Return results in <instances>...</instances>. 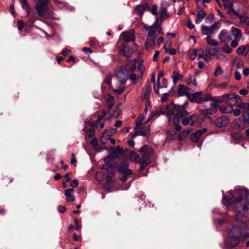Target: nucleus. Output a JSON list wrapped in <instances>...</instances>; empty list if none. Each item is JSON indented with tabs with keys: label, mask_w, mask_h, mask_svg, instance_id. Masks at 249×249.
<instances>
[{
	"label": "nucleus",
	"mask_w": 249,
	"mask_h": 249,
	"mask_svg": "<svg viewBox=\"0 0 249 249\" xmlns=\"http://www.w3.org/2000/svg\"><path fill=\"white\" fill-rule=\"evenodd\" d=\"M142 153V158L136 153L131 155V160L134 162H138L141 164L140 169L142 170L150 162V156L153 154V150L147 145H143L139 150Z\"/></svg>",
	"instance_id": "obj_1"
},
{
	"label": "nucleus",
	"mask_w": 249,
	"mask_h": 249,
	"mask_svg": "<svg viewBox=\"0 0 249 249\" xmlns=\"http://www.w3.org/2000/svg\"><path fill=\"white\" fill-rule=\"evenodd\" d=\"M157 22H155L152 26L144 25L143 28L147 32V36L145 42V48L146 50L153 49L156 46V27Z\"/></svg>",
	"instance_id": "obj_2"
},
{
	"label": "nucleus",
	"mask_w": 249,
	"mask_h": 249,
	"mask_svg": "<svg viewBox=\"0 0 249 249\" xmlns=\"http://www.w3.org/2000/svg\"><path fill=\"white\" fill-rule=\"evenodd\" d=\"M117 170L118 172L123 174L122 177H120V179L124 181L126 180L127 177L132 174V171L128 169V164L127 162H122L117 167Z\"/></svg>",
	"instance_id": "obj_3"
},
{
	"label": "nucleus",
	"mask_w": 249,
	"mask_h": 249,
	"mask_svg": "<svg viewBox=\"0 0 249 249\" xmlns=\"http://www.w3.org/2000/svg\"><path fill=\"white\" fill-rule=\"evenodd\" d=\"M125 83L119 79L113 78V83L112 82H110L109 85L114 92L121 94L125 89Z\"/></svg>",
	"instance_id": "obj_4"
},
{
	"label": "nucleus",
	"mask_w": 249,
	"mask_h": 249,
	"mask_svg": "<svg viewBox=\"0 0 249 249\" xmlns=\"http://www.w3.org/2000/svg\"><path fill=\"white\" fill-rule=\"evenodd\" d=\"M48 0H39L36 5V9L38 15L41 17L45 15L48 6Z\"/></svg>",
	"instance_id": "obj_5"
},
{
	"label": "nucleus",
	"mask_w": 249,
	"mask_h": 249,
	"mask_svg": "<svg viewBox=\"0 0 249 249\" xmlns=\"http://www.w3.org/2000/svg\"><path fill=\"white\" fill-rule=\"evenodd\" d=\"M128 77L126 70L123 67H121L115 71L114 79H117L122 81L126 82Z\"/></svg>",
	"instance_id": "obj_6"
},
{
	"label": "nucleus",
	"mask_w": 249,
	"mask_h": 249,
	"mask_svg": "<svg viewBox=\"0 0 249 249\" xmlns=\"http://www.w3.org/2000/svg\"><path fill=\"white\" fill-rule=\"evenodd\" d=\"M151 92V86L149 81H147L142 89V92L141 95V98L146 102L149 101L150 94Z\"/></svg>",
	"instance_id": "obj_7"
},
{
	"label": "nucleus",
	"mask_w": 249,
	"mask_h": 249,
	"mask_svg": "<svg viewBox=\"0 0 249 249\" xmlns=\"http://www.w3.org/2000/svg\"><path fill=\"white\" fill-rule=\"evenodd\" d=\"M121 37L125 42H134L135 40V33L133 29L124 31L121 34Z\"/></svg>",
	"instance_id": "obj_8"
},
{
	"label": "nucleus",
	"mask_w": 249,
	"mask_h": 249,
	"mask_svg": "<svg viewBox=\"0 0 249 249\" xmlns=\"http://www.w3.org/2000/svg\"><path fill=\"white\" fill-rule=\"evenodd\" d=\"M218 38L221 43H227L232 39L231 35L226 30H222L218 35Z\"/></svg>",
	"instance_id": "obj_9"
},
{
	"label": "nucleus",
	"mask_w": 249,
	"mask_h": 249,
	"mask_svg": "<svg viewBox=\"0 0 249 249\" xmlns=\"http://www.w3.org/2000/svg\"><path fill=\"white\" fill-rule=\"evenodd\" d=\"M232 234L234 236H240V238H242V240H245L246 238L245 234L242 233L241 229L237 226L232 227L229 231V235Z\"/></svg>",
	"instance_id": "obj_10"
},
{
	"label": "nucleus",
	"mask_w": 249,
	"mask_h": 249,
	"mask_svg": "<svg viewBox=\"0 0 249 249\" xmlns=\"http://www.w3.org/2000/svg\"><path fill=\"white\" fill-rule=\"evenodd\" d=\"M230 123V119L226 116H223L217 118L215 121V124L217 127H222L227 126Z\"/></svg>",
	"instance_id": "obj_11"
},
{
	"label": "nucleus",
	"mask_w": 249,
	"mask_h": 249,
	"mask_svg": "<svg viewBox=\"0 0 249 249\" xmlns=\"http://www.w3.org/2000/svg\"><path fill=\"white\" fill-rule=\"evenodd\" d=\"M229 242L227 244V245L230 248H234L237 246L242 241V238H240V236H234L233 234L229 235Z\"/></svg>",
	"instance_id": "obj_12"
},
{
	"label": "nucleus",
	"mask_w": 249,
	"mask_h": 249,
	"mask_svg": "<svg viewBox=\"0 0 249 249\" xmlns=\"http://www.w3.org/2000/svg\"><path fill=\"white\" fill-rule=\"evenodd\" d=\"M191 89L188 87H185L183 85H179L178 86V94L179 96H182L185 95L188 98H189V96L191 95Z\"/></svg>",
	"instance_id": "obj_13"
},
{
	"label": "nucleus",
	"mask_w": 249,
	"mask_h": 249,
	"mask_svg": "<svg viewBox=\"0 0 249 249\" xmlns=\"http://www.w3.org/2000/svg\"><path fill=\"white\" fill-rule=\"evenodd\" d=\"M120 53L126 57H130L133 53L134 51L132 48L127 45H123L120 50Z\"/></svg>",
	"instance_id": "obj_14"
},
{
	"label": "nucleus",
	"mask_w": 249,
	"mask_h": 249,
	"mask_svg": "<svg viewBox=\"0 0 249 249\" xmlns=\"http://www.w3.org/2000/svg\"><path fill=\"white\" fill-rule=\"evenodd\" d=\"M201 92H196L191 93L189 96V100L192 102H195L197 104L202 103Z\"/></svg>",
	"instance_id": "obj_15"
},
{
	"label": "nucleus",
	"mask_w": 249,
	"mask_h": 249,
	"mask_svg": "<svg viewBox=\"0 0 249 249\" xmlns=\"http://www.w3.org/2000/svg\"><path fill=\"white\" fill-rule=\"evenodd\" d=\"M207 131L206 128H203L202 129L197 131L196 132L193 133L191 135V140L195 142H197L201 136V135Z\"/></svg>",
	"instance_id": "obj_16"
},
{
	"label": "nucleus",
	"mask_w": 249,
	"mask_h": 249,
	"mask_svg": "<svg viewBox=\"0 0 249 249\" xmlns=\"http://www.w3.org/2000/svg\"><path fill=\"white\" fill-rule=\"evenodd\" d=\"M150 128L149 126H143L141 127L137 132L132 135V138H134L137 135L142 136H145L149 134Z\"/></svg>",
	"instance_id": "obj_17"
},
{
	"label": "nucleus",
	"mask_w": 249,
	"mask_h": 249,
	"mask_svg": "<svg viewBox=\"0 0 249 249\" xmlns=\"http://www.w3.org/2000/svg\"><path fill=\"white\" fill-rule=\"evenodd\" d=\"M74 190L73 189H68L65 191V195L66 197L67 202H73L75 200V196L73 195Z\"/></svg>",
	"instance_id": "obj_18"
},
{
	"label": "nucleus",
	"mask_w": 249,
	"mask_h": 249,
	"mask_svg": "<svg viewBox=\"0 0 249 249\" xmlns=\"http://www.w3.org/2000/svg\"><path fill=\"white\" fill-rule=\"evenodd\" d=\"M177 114L180 117H185L188 115V113L186 111L184 106L177 105L176 107Z\"/></svg>",
	"instance_id": "obj_19"
},
{
	"label": "nucleus",
	"mask_w": 249,
	"mask_h": 249,
	"mask_svg": "<svg viewBox=\"0 0 249 249\" xmlns=\"http://www.w3.org/2000/svg\"><path fill=\"white\" fill-rule=\"evenodd\" d=\"M127 70H126V72H134L136 69V60H129L128 61L127 64Z\"/></svg>",
	"instance_id": "obj_20"
},
{
	"label": "nucleus",
	"mask_w": 249,
	"mask_h": 249,
	"mask_svg": "<svg viewBox=\"0 0 249 249\" xmlns=\"http://www.w3.org/2000/svg\"><path fill=\"white\" fill-rule=\"evenodd\" d=\"M223 201L225 205L227 207L234 204V196L231 194L230 196H225L223 198Z\"/></svg>",
	"instance_id": "obj_21"
},
{
	"label": "nucleus",
	"mask_w": 249,
	"mask_h": 249,
	"mask_svg": "<svg viewBox=\"0 0 249 249\" xmlns=\"http://www.w3.org/2000/svg\"><path fill=\"white\" fill-rule=\"evenodd\" d=\"M177 105L173 104H170L166 106L165 114L168 116L173 115L176 111Z\"/></svg>",
	"instance_id": "obj_22"
},
{
	"label": "nucleus",
	"mask_w": 249,
	"mask_h": 249,
	"mask_svg": "<svg viewBox=\"0 0 249 249\" xmlns=\"http://www.w3.org/2000/svg\"><path fill=\"white\" fill-rule=\"evenodd\" d=\"M229 94L226 93L223 94L222 96L212 97L211 101L216 102L217 104L218 103H222L224 102V98H228Z\"/></svg>",
	"instance_id": "obj_23"
},
{
	"label": "nucleus",
	"mask_w": 249,
	"mask_h": 249,
	"mask_svg": "<svg viewBox=\"0 0 249 249\" xmlns=\"http://www.w3.org/2000/svg\"><path fill=\"white\" fill-rule=\"evenodd\" d=\"M147 7L148 4L147 3H145L143 5H137L134 8V12L138 15H142L147 8Z\"/></svg>",
	"instance_id": "obj_24"
},
{
	"label": "nucleus",
	"mask_w": 249,
	"mask_h": 249,
	"mask_svg": "<svg viewBox=\"0 0 249 249\" xmlns=\"http://www.w3.org/2000/svg\"><path fill=\"white\" fill-rule=\"evenodd\" d=\"M231 33L234 37V39H241L242 34L241 31L239 29L232 27L231 29Z\"/></svg>",
	"instance_id": "obj_25"
},
{
	"label": "nucleus",
	"mask_w": 249,
	"mask_h": 249,
	"mask_svg": "<svg viewBox=\"0 0 249 249\" xmlns=\"http://www.w3.org/2000/svg\"><path fill=\"white\" fill-rule=\"evenodd\" d=\"M181 123L184 126L190 124V125H193L194 122L193 120V116H190L189 117H183L182 118Z\"/></svg>",
	"instance_id": "obj_26"
},
{
	"label": "nucleus",
	"mask_w": 249,
	"mask_h": 249,
	"mask_svg": "<svg viewBox=\"0 0 249 249\" xmlns=\"http://www.w3.org/2000/svg\"><path fill=\"white\" fill-rule=\"evenodd\" d=\"M114 97L110 95H108L107 98V104L108 107V113H109L110 109L114 105Z\"/></svg>",
	"instance_id": "obj_27"
},
{
	"label": "nucleus",
	"mask_w": 249,
	"mask_h": 249,
	"mask_svg": "<svg viewBox=\"0 0 249 249\" xmlns=\"http://www.w3.org/2000/svg\"><path fill=\"white\" fill-rule=\"evenodd\" d=\"M13 181V178L8 176H3L1 179V183L5 186H8L10 183Z\"/></svg>",
	"instance_id": "obj_28"
},
{
	"label": "nucleus",
	"mask_w": 249,
	"mask_h": 249,
	"mask_svg": "<svg viewBox=\"0 0 249 249\" xmlns=\"http://www.w3.org/2000/svg\"><path fill=\"white\" fill-rule=\"evenodd\" d=\"M172 78L173 79V83L175 84L179 80L182 79L183 78V76L182 74H180L177 71H174Z\"/></svg>",
	"instance_id": "obj_29"
},
{
	"label": "nucleus",
	"mask_w": 249,
	"mask_h": 249,
	"mask_svg": "<svg viewBox=\"0 0 249 249\" xmlns=\"http://www.w3.org/2000/svg\"><path fill=\"white\" fill-rule=\"evenodd\" d=\"M202 33L205 35L207 36H211L212 35L210 26L202 25L201 27Z\"/></svg>",
	"instance_id": "obj_30"
},
{
	"label": "nucleus",
	"mask_w": 249,
	"mask_h": 249,
	"mask_svg": "<svg viewBox=\"0 0 249 249\" xmlns=\"http://www.w3.org/2000/svg\"><path fill=\"white\" fill-rule=\"evenodd\" d=\"M241 23L249 25V17L238 14L237 16Z\"/></svg>",
	"instance_id": "obj_31"
},
{
	"label": "nucleus",
	"mask_w": 249,
	"mask_h": 249,
	"mask_svg": "<svg viewBox=\"0 0 249 249\" xmlns=\"http://www.w3.org/2000/svg\"><path fill=\"white\" fill-rule=\"evenodd\" d=\"M206 40L207 43L209 45L213 46H217L219 44L218 41H217V40H216L212 38L211 36H207Z\"/></svg>",
	"instance_id": "obj_32"
},
{
	"label": "nucleus",
	"mask_w": 249,
	"mask_h": 249,
	"mask_svg": "<svg viewBox=\"0 0 249 249\" xmlns=\"http://www.w3.org/2000/svg\"><path fill=\"white\" fill-rule=\"evenodd\" d=\"M219 110L223 114L231 113L232 107H231L221 106L219 107Z\"/></svg>",
	"instance_id": "obj_33"
},
{
	"label": "nucleus",
	"mask_w": 249,
	"mask_h": 249,
	"mask_svg": "<svg viewBox=\"0 0 249 249\" xmlns=\"http://www.w3.org/2000/svg\"><path fill=\"white\" fill-rule=\"evenodd\" d=\"M220 26L221 23L220 22H216L210 26L212 35L220 28Z\"/></svg>",
	"instance_id": "obj_34"
},
{
	"label": "nucleus",
	"mask_w": 249,
	"mask_h": 249,
	"mask_svg": "<svg viewBox=\"0 0 249 249\" xmlns=\"http://www.w3.org/2000/svg\"><path fill=\"white\" fill-rule=\"evenodd\" d=\"M201 96L202 97V99H201L202 103H203L204 102H208L209 101H211L212 97L211 94H210L209 93H203L202 92H201Z\"/></svg>",
	"instance_id": "obj_35"
},
{
	"label": "nucleus",
	"mask_w": 249,
	"mask_h": 249,
	"mask_svg": "<svg viewBox=\"0 0 249 249\" xmlns=\"http://www.w3.org/2000/svg\"><path fill=\"white\" fill-rule=\"evenodd\" d=\"M160 17L162 19H164L167 18L168 14L167 13L166 8L162 6L160 10Z\"/></svg>",
	"instance_id": "obj_36"
},
{
	"label": "nucleus",
	"mask_w": 249,
	"mask_h": 249,
	"mask_svg": "<svg viewBox=\"0 0 249 249\" xmlns=\"http://www.w3.org/2000/svg\"><path fill=\"white\" fill-rule=\"evenodd\" d=\"M192 131V129H189L186 130H184L181 132L178 136V140L182 141L183 140V138H182V135H184V137H186Z\"/></svg>",
	"instance_id": "obj_37"
},
{
	"label": "nucleus",
	"mask_w": 249,
	"mask_h": 249,
	"mask_svg": "<svg viewBox=\"0 0 249 249\" xmlns=\"http://www.w3.org/2000/svg\"><path fill=\"white\" fill-rule=\"evenodd\" d=\"M188 55L191 60H194L197 56V50L190 49L188 51Z\"/></svg>",
	"instance_id": "obj_38"
},
{
	"label": "nucleus",
	"mask_w": 249,
	"mask_h": 249,
	"mask_svg": "<svg viewBox=\"0 0 249 249\" xmlns=\"http://www.w3.org/2000/svg\"><path fill=\"white\" fill-rule=\"evenodd\" d=\"M206 12L203 10H200L198 11L197 14L196 15L197 18H200V21H197L196 20V23H199L200 21L202 20L203 18L205 16Z\"/></svg>",
	"instance_id": "obj_39"
},
{
	"label": "nucleus",
	"mask_w": 249,
	"mask_h": 249,
	"mask_svg": "<svg viewBox=\"0 0 249 249\" xmlns=\"http://www.w3.org/2000/svg\"><path fill=\"white\" fill-rule=\"evenodd\" d=\"M22 8L25 9L28 14L30 12V7L27 3V0H20Z\"/></svg>",
	"instance_id": "obj_40"
},
{
	"label": "nucleus",
	"mask_w": 249,
	"mask_h": 249,
	"mask_svg": "<svg viewBox=\"0 0 249 249\" xmlns=\"http://www.w3.org/2000/svg\"><path fill=\"white\" fill-rule=\"evenodd\" d=\"M243 119L245 123L249 124V112L248 111L242 112Z\"/></svg>",
	"instance_id": "obj_41"
},
{
	"label": "nucleus",
	"mask_w": 249,
	"mask_h": 249,
	"mask_svg": "<svg viewBox=\"0 0 249 249\" xmlns=\"http://www.w3.org/2000/svg\"><path fill=\"white\" fill-rule=\"evenodd\" d=\"M245 218L244 213L239 211L237 212L236 220L239 222H242Z\"/></svg>",
	"instance_id": "obj_42"
},
{
	"label": "nucleus",
	"mask_w": 249,
	"mask_h": 249,
	"mask_svg": "<svg viewBox=\"0 0 249 249\" xmlns=\"http://www.w3.org/2000/svg\"><path fill=\"white\" fill-rule=\"evenodd\" d=\"M170 95H173V94L172 93L171 90H170L168 93H165L163 94L161 97V101L163 102H166L168 100Z\"/></svg>",
	"instance_id": "obj_43"
},
{
	"label": "nucleus",
	"mask_w": 249,
	"mask_h": 249,
	"mask_svg": "<svg viewBox=\"0 0 249 249\" xmlns=\"http://www.w3.org/2000/svg\"><path fill=\"white\" fill-rule=\"evenodd\" d=\"M120 108L119 105L116 106L114 112L111 114V117L118 118L120 115Z\"/></svg>",
	"instance_id": "obj_44"
},
{
	"label": "nucleus",
	"mask_w": 249,
	"mask_h": 249,
	"mask_svg": "<svg viewBox=\"0 0 249 249\" xmlns=\"http://www.w3.org/2000/svg\"><path fill=\"white\" fill-rule=\"evenodd\" d=\"M114 168L113 166L110 163L106 162L104 165H103L101 169L103 170H106L107 171H109L111 170L112 169Z\"/></svg>",
	"instance_id": "obj_45"
},
{
	"label": "nucleus",
	"mask_w": 249,
	"mask_h": 249,
	"mask_svg": "<svg viewBox=\"0 0 249 249\" xmlns=\"http://www.w3.org/2000/svg\"><path fill=\"white\" fill-rule=\"evenodd\" d=\"M107 175H106V178L108 179V181H110L113 177V174L114 173L115 170L114 168L112 169L111 170H110L109 171H107Z\"/></svg>",
	"instance_id": "obj_46"
},
{
	"label": "nucleus",
	"mask_w": 249,
	"mask_h": 249,
	"mask_svg": "<svg viewBox=\"0 0 249 249\" xmlns=\"http://www.w3.org/2000/svg\"><path fill=\"white\" fill-rule=\"evenodd\" d=\"M246 50L245 46H241L238 47L237 49L236 52L239 55H243Z\"/></svg>",
	"instance_id": "obj_47"
},
{
	"label": "nucleus",
	"mask_w": 249,
	"mask_h": 249,
	"mask_svg": "<svg viewBox=\"0 0 249 249\" xmlns=\"http://www.w3.org/2000/svg\"><path fill=\"white\" fill-rule=\"evenodd\" d=\"M123 148L122 147H120L119 146H118L115 148L113 149V153L116 155H118V154H123Z\"/></svg>",
	"instance_id": "obj_48"
},
{
	"label": "nucleus",
	"mask_w": 249,
	"mask_h": 249,
	"mask_svg": "<svg viewBox=\"0 0 249 249\" xmlns=\"http://www.w3.org/2000/svg\"><path fill=\"white\" fill-rule=\"evenodd\" d=\"M226 9L227 10L228 13L229 14H233L236 16H237V15L238 14V13L237 12H236V11H234L233 7V4L231 5L230 6L228 7V8H226Z\"/></svg>",
	"instance_id": "obj_49"
},
{
	"label": "nucleus",
	"mask_w": 249,
	"mask_h": 249,
	"mask_svg": "<svg viewBox=\"0 0 249 249\" xmlns=\"http://www.w3.org/2000/svg\"><path fill=\"white\" fill-rule=\"evenodd\" d=\"M139 77V75H137L135 73H131L129 75V79L133 81V84H136L137 83V80Z\"/></svg>",
	"instance_id": "obj_50"
},
{
	"label": "nucleus",
	"mask_w": 249,
	"mask_h": 249,
	"mask_svg": "<svg viewBox=\"0 0 249 249\" xmlns=\"http://www.w3.org/2000/svg\"><path fill=\"white\" fill-rule=\"evenodd\" d=\"M198 56L199 58H203L206 61H208L210 60V58L208 53H203L201 54H198Z\"/></svg>",
	"instance_id": "obj_51"
},
{
	"label": "nucleus",
	"mask_w": 249,
	"mask_h": 249,
	"mask_svg": "<svg viewBox=\"0 0 249 249\" xmlns=\"http://www.w3.org/2000/svg\"><path fill=\"white\" fill-rule=\"evenodd\" d=\"M138 70L141 72V76H142L143 72L145 71V68L143 65L142 61H140L139 63Z\"/></svg>",
	"instance_id": "obj_52"
},
{
	"label": "nucleus",
	"mask_w": 249,
	"mask_h": 249,
	"mask_svg": "<svg viewBox=\"0 0 249 249\" xmlns=\"http://www.w3.org/2000/svg\"><path fill=\"white\" fill-rule=\"evenodd\" d=\"M87 134L89 138H92L94 136L95 134V130L94 128H91L89 129L87 131Z\"/></svg>",
	"instance_id": "obj_53"
},
{
	"label": "nucleus",
	"mask_w": 249,
	"mask_h": 249,
	"mask_svg": "<svg viewBox=\"0 0 249 249\" xmlns=\"http://www.w3.org/2000/svg\"><path fill=\"white\" fill-rule=\"evenodd\" d=\"M206 113L207 114L213 115L215 114L217 112V109L216 108H207L205 110Z\"/></svg>",
	"instance_id": "obj_54"
},
{
	"label": "nucleus",
	"mask_w": 249,
	"mask_h": 249,
	"mask_svg": "<svg viewBox=\"0 0 249 249\" xmlns=\"http://www.w3.org/2000/svg\"><path fill=\"white\" fill-rule=\"evenodd\" d=\"M74 223L75 225V229L78 231H80L82 226L80 224L78 219L75 218L74 220Z\"/></svg>",
	"instance_id": "obj_55"
},
{
	"label": "nucleus",
	"mask_w": 249,
	"mask_h": 249,
	"mask_svg": "<svg viewBox=\"0 0 249 249\" xmlns=\"http://www.w3.org/2000/svg\"><path fill=\"white\" fill-rule=\"evenodd\" d=\"M18 29L19 31H22L23 28L25 26V23L23 20H18Z\"/></svg>",
	"instance_id": "obj_56"
},
{
	"label": "nucleus",
	"mask_w": 249,
	"mask_h": 249,
	"mask_svg": "<svg viewBox=\"0 0 249 249\" xmlns=\"http://www.w3.org/2000/svg\"><path fill=\"white\" fill-rule=\"evenodd\" d=\"M243 200V196H240L237 197H235L234 196V204H236L237 203H240Z\"/></svg>",
	"instance_id": "obj_57"
},
{
	"label": "nucleus",
	"mask_w": 249,
	"mask_h": 249,
	"mask_svg": "<svg viewBox=\"0 0 249 249\" xmlns=\"http://www.w3.org/2000/svg\"><path fill=\"white\" fill-rule=\"evenodd\" d=\"M222 1L225 9L227 8L228 7H229L231 6V5L232 4V3L229 1V0H222Z\"/></svg>",
	"instance_id": "obj_58"
},
{
	"label": "nucleus",
	"mask_w": 249,
	"mask_h": 249,
	"mask_svg": "<svg viewBox=\"0 0 249 249\" xmlns=\"http://www.w3.org/2000/svg\"><path fill=\"white\" fill-rule=\"evenodd\" d=\"M181 117L179 116V115H178L177 114L175 115L174 117V120L173 122L175 124H179L180 121V118Z\"/></svg>",
	"instance_id": "obj_59"
},
{
	"label": "nucleus",
	"mask_w": 249,
	"mask_h": 249,
	"mask_svg": "<svg viewBox=\"0 0 249 249\" xmlns=\"http://www.w3.org/2000/svg\"><path fill=\"white\" fill-rule=\"evenodd\" d=\"M218 48H212L209 50L208 53L213 55H216L218 52Z\"/></svg>",
	"instance_id": "obj_60"
},
{
	"label": "nucleus",
	"mask_w": 249,
	"mask_h": 249,
	"mask_svg": "<svg viewBox=\"0 0 249 249\" xmlns=\"http://www.w3.org/2000/svg\"><path fill=\"white\" fill-rule=\"evenodd\" d=\"M240 40V39H234V40L231 42V46L233 48L237 47L238 45V41Z\"/></svg>",
	"instance_id": "obj_61"
},
{
	"label": "nucleus",
	"mask_w": 249,
	"mask_h": 249,
	"mask_svg": "<svg viewBox=\"0 0 249 249\" xmlns=\"http://www.w3.org/2000/svg\"><path fill=\"white\" fill-rule=\"evenodd\" d=\"M222 72H223V71L221 70L220 67L218 66L216 67V68L215 70L214 75V76H218L219 74H220Z\"/></svg>",
	"instance_id": "obj_62"
},
{
	"label": "nucleus",
	"mask_w": 249,
	"mask_h": 249,
	"mask_svg": "<svg viewBox=\"0 0 249 249\" xmlns=\"http://www.w3.org/2000/svg\"><path fill=\"white\" fill-rule=\"evenodd\" d=\"M165 52L169 53L171 55H175L177 53V51L175 48H169V49L165 51Z\"/></svg>",
	"instance_id": "obj_63"
},
{
	"label": "nucleus",
	"mask_w": 249,
	"mask_h": 249,
	"mask_svg": "<svg viewBox=\"0 0 249 249\" xmlns=\"http://www.w3.org/2000/svg\"><path fill=\"white\" fill-rule=\"evenodd\" d=\"M221 49L227 53H230L232 52V49L228 46H226L221 48Z\"/></svg>",
	"instance_id": "obj_64"
}]
</instances>
